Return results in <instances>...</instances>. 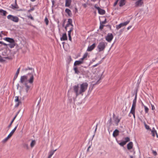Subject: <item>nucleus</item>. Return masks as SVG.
<instances>
[{"mask_svg":"<svg viewBox=\"0 0 158 158\" xmlns=\"http://www.w3.org/2000/svg\"><path fill=\"white\" fill-rule=\"evenodd\" d=\"M88 84L87 82H83L79 84L74 85L73 90L77 96L79 95H83V93L87 89Z\"/></svg>","mask_w":158,"mask_h":158,"instance_id":"1","label":"nucleus"},{"mask_svg":"<svg viewBox=\"0 0 158 158\" xmlns=\"http://www.w3.org/2000/svg\"><path fill=\"white\" fill-rule=\"evenodd\" d=\"M20 82L22 84H24L25 87V90L27 93L28 92L30 89V86L28 85V81L27 75L21 76L20 78Z\"/></svg>","mask_w":158,"mask_h":158,"instance_id":"2","label":"nucleus"},{"mask_svg":"<svg viewBox=\"0 0 158 158\" xmlns=\"http://www.w3.org/2000/svg\"><path fill=\"white\" fill-rule=\"evenodd\" d=\"M3 40L10 43V44H7V45H8L10 48H13L15 46V43L13 39L6 37L4 38Z\"/></svg>","mask_w":158,"mask_h":158,"instance_id":"3","label":"nucleus"},{"mask_svg":"<svg viewBox=\"0 0 158 158\" xmlns=\"http://www.w3.org/2000/svg\"><path fill=\"white\" fill-rule=\"evenodd\" d=\"M107 45V43L105 42L102 41L99 42L97 46L98 51L100 52L104 51Z\"/></svg>","mask_w":158,"mask_h":158,"instance_id":"4","label":"nucleus"},{"mask_svg":"<svg viewBox=\"0 0 158 158\" xmlns=\"http://www.w3.org/2000/svg\"><path fill=\"white\" fill-rule=\"evenodd\" d=\"M27 76L28 82L31 84H32L34 80V77L33 73H28Z\"/></svg>","mask_w":158,"mask_h":158,"instance_id":"5","label":"nucleus"},{"mask_svg":"<svg viewBox=\"0 0 158 158\" xmlns=\"http://www.w3.org/2000/svg\"><path fill=\"white\" fill-rule=\"evenodd\" d=\"M7 18L8 19L10 20L15 22H18L19 20V19L17 17L11 15H8L7 16Z\"/></svg>","mask_w":158,"mask_h":158,"instance_id":"6","label":"nucleus"},{"mask_svg":"<svg viewBox=\"0 0 158 158\" xmlns=\"http://www.w3.org/2000/svg\"><path fill=\"white\" fill-rule=\"evenodd\" d=\"M113 35L111 33H109L105 36V39L108 42H110L113 38Z\"/></svg>","mask_w":158,"mask_h":158,"instance_id":"7","label":"nucleus"},{"mask_svg":"<svg viewBox=\"0 0 158 158\" xmlns=\"http://www.w3.org/2000/svg\"><path fill=\"white\" fill-rule=\"evenodd\" d=\"M130 22V21H127L123 23H121L118 25L116 26V28L118 29L123 27L126 26Z\"/></svg>","mask_w":158,"mask_h":158,"instance_id":"8","label":"nucleus"},{"mask_svg":"<svg viewBox=\"0 0 158 158\" xmlns=\"http://www.w3.org/2000/svg\"><path fill=\"white\" fill-rule=\"evenodd\" d=\"M94 7L97 9L98 11V13L99 14L103 15L105 14V11L104 10L101 9L99 7L97 6L96 5L94 6Z\"/></svg>","mask_w":158,"mask_h":158,"instance_id":"9","label":"nucleus"},{"mask_svg":"<svg viewBox=\"0 0 158 158\" xmlns=\"http://www.w3.org/2000/svg\"><path fill=\"white\" fill-rule=\"evenodd\" d=\"M83 63V61L80 59V60H76L74 64V66H77V65H79Z\"/></svg>","mask_w":158,"mask_h":158,"instance_id":"10","label":"nucleus"},{"mask_svg":"<svg viewBox=\"0 0 158 158\" xmlns=\"http://www.w3.org/2000/svg\"><path fill=\"white\" fill-rule=\"evenodd\" d=\"M136 106V104H132L131 110L130 112V114H134V113H135Z\"/></svg>","mask_w":158,"mask_h":158,"instance_id":"11","label":"nucleus"},{"mask_svg":"<svg viewBox=\"0 0 158 158\" xmlns=\"http://www.w3.org/2000/svg\"><path fill=\"white\" fill-rule=\"evenodd\" d=\"M18 124H17V125L14 128V129L12 130V131H11V132L10 133V134L8 135V137H9L10 138L13 135L14 133L16 131L18 126Z\"/></svg>","mask_w":158,"mask_h":158,"instance_id":"12","label":"nucleus"},{"mask_svg":"<svg viewBox=\"0 0 158 158\" xmlns=\"http://www.w3.org/2000/svg\"><path fill=\"white\" fill-rule=\"evenodd\" d=\"M95 47V44L94 43L90 46H89L87 49V51H91Z\"/></svg>","mask_w":158,"mask_h":158,"instance_id":"13","label":"nucleus"},{"mask_svg":"<svg viewBox=\"0 0 158 158\" xmlns=\"http://www.w3.org/2000/svg\"><path fill=\"white\" fill-rule=\"evenodd\" d=\"M67 40V37L66 33H64L63 34L62 36L60 38V40L61 41H65Z\"/></svg>","mask_w":158,"mask_h":158,"instance_id":"14","label":"nucleus"},{"mask_svg":"<svg viewBox=\"0 0 158 158\" xmlns=\"http://www.w3.org/2000/svg\"><path fill=\"white\" fill-rule=\"evenodd\" d=\"M72 19H68V23L66 24V26L65 27V29H67V27H68L69 26H72Z\"/></svg>","mask_w":158,"mask_h":158,"instance_id":"15","label":"nucleus"},{"mask_svg":"<svg viewBox=\"0 0 158 158\" xmlns=\"http://www.w3.org/2000/svg\"><path fill=\"white\" fill-rule=\"evenodd\" d=\"M151 133L152 136L154 137L155 136V135H156V137H158V135L156 132V131L155 129L154 128H153L152 130H151Z\"/></svg>","mask_w":158,"mask_h":158,"instance_id":"16","label":"nucleus"},{"mask_svg":"<svg viewBox=\"0 0 158 158\" xmlns=\"http://www.w3.org/2000/svg\"><path fill=\"white\" fill-rule=\"evenodd\" d=\"M72 0H65V6L69 7L71 4Z\"/></svg>","mask_w":158,"mask_h":158,"instance_id":"17","label":"nucleus"},{"mask_svg":"<svg viewBox=\"0 0 158 158\" xmlns=\"http://www.w3.org/2000/svg\"><path fill=\"white\" fill-rule=\"evenodd\" d=\"M127 148L128 150H130L131 149L133 146V143L132 142H130L127 144Z\"/></svg>","mask_w":158,"mask_h":158,"instance_id":"18","label":"nucleus"},{"mask_svg":"<svg viewBox=\"0 0 158 158\" xmlns=\"http://www.w3.org/2000/svg\"><path fill=\"white\" fill-rule=\"evenodd\" d=\"M119 131L117 129L115 130L113 132V135L114 137H116L119 135Z\"/></svg>","mask_w":158,"mask_h":158,"instance_id":"19","label":"nucleus"},{"mask_svg":"<svg viewBox=\"0 0 158 158\" xmlns=\"http://www.w3.org/2000/svg\"><path fill=\"white\" fill-rule=\"evenodd\" d=\"M23 147L26 150H30V147H29L28 144L27 143L23 144Z\"/></svg>","mask_w":158,"mask_h":158,"instance_id":"20","label":"nucleus"},{"mask_svg":"<svg viewBox=\"0 0 158 158\" xmlns=\"http://www.w3.org/2000/svg\"><path fill=\"white\" fill-rule=\"evenodd\" d=\"M65 12L67 13L69 16H71L72 15L71 11L69 9H66L65 10Z\"/></svg>","mask_w":158,"mask_h":158,"instance_id":"21","label":"nucleus"},{"mask_svg":"<svg viewBox=\"0 0 158 158\" xmlns=\"http://www.w3.org/2000/svg\"><path fill=\"white\" fill-rule=\"evenodd\" d=\"M126 0H120L119 2V6L122 7L125 4Z\"/></svg>","mask_w":158,"mask_h":158,"instance_id":"22","label":"nucleus"},{"mask_svg":"<svg viewBox=\"0 0 158 158\" xmlns=\"http://www.w3.org/2000/svg\"><path fill=\"white\" fill-rule=\"evenodd\" d=\"M36 144V141L35 140H32L31 141L30 143V147L31 148H32Z\"/></svg>","mask_w":158,"mask_h":158,"instance_id":"23","label":"nucleus"},{"mask_svg":"<svg viewBox=\"0 0 158 158\" xmlns=\"http://www.w3.org/2000/svg\"><path fill=\"white\" fill-rule=\"evenodd\" d=\"M73 70L74 71L75 73L78 74L80 73V72L78 70V68L77 66H74Z\"/></svg>","mask_w":158,"mask_h":158,"instance_id":"24","label":"nucleus"},{"mask_svg":"<svg viewBox=\"0 0 158 158\" xmlns=\"http://www.w3.org/2000/svg\"><path fill=\"white\" fill-rule=\"evenodd\" d=\"M17 115V114H16L15 115V117L13 118V119H12V120L10 124L9 125V126H8V128H10L11 127L12 123H13V122L14 121V120H15V119L16 118Z\"/></svg>","mask_w":158,"mask_h":158,"instance_id":"25","label":"nucleus"},{"mask_svg":"<svg viewBox=\"0 0 158 158\" xmlns=\"http://www.w3.org/2000/svg\"><path fill=\"white\" fill-rule=\"evenodd\" d=\"M0 13H2V15L4 16H6V14L7 13V12L2 9H0Z\"/></svg>","mask_w":158,"mask_h":158,"instance_id":"26","label":"nucleus"},{"mask_svg":"<svg viewBox=\"0 0 158 158\" xmlns=\"http://www.w3.org/2000/svg\"><path fill=\"white\" fill-rule=\"evenodd\" d=\"M73 30H69V31H68V36H69V40L71 41H72V37H71V31H72Z\"/></svg>","mask_w":158,"mask_h":158,"instance_id":"27","label":"nucleus"},{"mask_svg":"<svg viewBox=\"0 0 158 158\" xmlns=\"http://www.w3.org/2000/svg\"><path fill=\"white\" fill-rule=\"evenodd\" d=\"M143 0H139L135 2L136 6H139L142 4V1Z\"/></svg>","mask_w":158,"mask_h":158,"instance_id":"28","label":"nucleus"},{"mask_svg":"<svg viewBox=\"0 0 158 158\" xmlns=\"http://www.w3.org/2000/svg\"><path fill=\"white\" fill-rule=\"evenodd\" d=\"M88 55V53L86 52L84 54L83 57L81 59L83 61V60L87 57Z\"/></svg>","mask_w":158,"mask_h":158,"instance_id":"29","label":"nucleus"},{"mask_svg":"<svg viewBox=\"0 0 158 158\" xmlns=\"http://www.w3.org/2000/svg\"><path fill=\"white\" fill-rule=\"evenodd\" d=\"M11 6H12V9H18L19 8V7L17 4H16V5L15 4V5L12 4Z\"/></svg>","mask_w":158,"mask_h":158,"instance_id":"30","label":"nucleus"},{"mask_svg":"<svg viewBox=\"0 0 158 158\" xmlns=\"http://www.w3.org/2000/svg\"><path fill=\"white\" fill-rule=\"evenodd\" d=\"M20 68H19L17 70V72L16 73V74H15L14 78H16L19 73V70H20Z\"/></svg>","mask_w":158,"mask_h":158,"instance_id":"31","label":"nucleus"},{"mask_svg":"<svg viewBox=\"0 0 158 158\" xmlns=\"http://www.w3.org/2000/svg\"><path fill=\"white\" fill-rule=\"evenodd\" d=\"M136 99H137V95H136V94L135 95V98L133 100V103H132L133 104H134L136 105Z\"/></svg>","mask_w":158,"mask_h":158,"instance_id":"32","label":"nucleus"},{"mask_svg":"<svg viewBox=\"0 0 158 158\" xmlns=\"http://www.w3.org/2000/svg\"><path fill=\"white\" fill-rule=\"evenodd\" d=\"M10 138V137H8V136H7L6 138L2 140V142L4 143L6 142Z\"/></svg>","mask_w":158,"mask_h":158,"instance_id":"33","label":"nucleus"},{"mask_svg":"<svg viewBox=\"0 0 158 158\" xmlns=\"http://www.w3.org/2000/svg\"><path fill=\"white\" fill-rule=\"evenodd\" d=\"M151 150L152 151V154L154 156H156L157 155V153L156 151H154V150H153L152 149H151Z\"/></svg>","mask_w":158,"mask_h":158,"instance_id":"34","label":"nucleus"},{"mask_svg":"<svg viewBox=\"0 0 158 158\" xmlns=\"http://www.w3.org/2000/svg\"><path fill=\"white\" fill-rule=\"evenodd\" d=\"M120 120L118 118H116L115 120V122L117 125L120 122Z\"/></svg>","mask_w":158,"mask_h":158,"instance_id":"35","label":"nucleus"},{"mask_svg":"<svg viewBox=\"0 0 158 158\" xmlns=\"http://www.w3.org/2000/svg\"><path fill=\"white\" fill-rule=\"evenodd\" d=\"M144 107L145 109V113H147L149 111V109L146 106H144Z\"/></svg>","mask_w":158,"mask_h":158,"instance_id":"36","label":"nucleus"},{"mask_svg":"<svg viewBox=\"0 0 158 158\" xmlns=\"http://www.w3.org/2000/svg\"><path fill=\"white\" fill-rule=\"evenodd\" d=\"M126 143L124 141H122V142L120 143H119V144L121 145V146H123L124 145H125L126 144Z\"/></svg>","mask_w":158,"mask_h":158,"instance_id":"37","label":"nucleus"},{"mask_svg":"<svg viewBox=\"0 0 158 158\" xmlns=\"http://www.w3.org/2000/svg\"><path fill=\"white\" fill-rule=\"evenodd\" d=\"M56 151V149L53 151H51L50 152H49V154L50 155L52 156V155L54 154L55 152Z\"/></svg>","mask_w":158,"mask_h":158,"instance_id":"38","label":"nucleus"},{"mask_svg":"<svg viewBox=\"0 0 158 158\" xmlns=\"http://www.w3.org/2000/svg\"><path fill=\"white\" fill-rule=\"evenodd\" d=\"M44 22L47 25L48 24L49 21L47 17H46L44 19Z\"/></svg>","mask_w":158,"mask_h":158,"instance_id":"39","label":"nucleus"},{"mask_svg":"<svg viewBox=\"0 0 158 158\" xmlns=\"http://www.w3.org/2000/svg\"><path fill=\"white\" fill-rule=\"evenodd\" d=\"M125 140L124 141L126 143L127 142H129L130 141V138L128 137H126L125 138Z\"/></svg>","mask_w":158,"mask_h":158,"instance_id":"40","label":"nucleus"},{"mask_svg":"<svg viewBox=\"0 0 158 158\" xmlns=\"http://www.w3.org/2000/svg\"><path fill=\"white\" fill-rule=\"evenodd\" d=\"M104 26H105V25H103L102 24V23L101 22H100V25L99 27V28L101 30H102L103 28V27Z\"/></svg>","mask_w":158,"mask_h":158,"instance_id":"41","label":"nucleus"},{"mask_svg":"<svg viewBox=\"0 0 158 158\" xmlns=\"http://www.w3.org/2000/svg\"><path fill=\"white\" fill-rule=\"evenodd\" d=\"M15 101L16 102H20L19 99V97L17 96L15 97Z\"/></svg>","mask_w":158,"mask_h":158,"instance_id":"42","label":"nucleus"},{"mask_svg":"<svg viewBox=\"0 0 158 158\" xmlns=\"http://www.w3.org/2000/svg\"><path fill=\"white\" fill-rule=\"evenodd\" d=\"M144 125H145V127L147 129L149 130L150 129L148 125H147L146 124V123H144Z\"/></svg>","mask_w":158,"mask_h":158,"instance_id":"43","label":"nucleus"},{"mask_svg":"<svg viewBox=\"0 0 158 158\" xmlns=\"http://www.w3.org/2000/svg\"><path fill=\"white\" fill-rule=\"evenodd\" d=\"M0 44H3L5 46H7V44L4 43H3V42H2V41H0Z\"/></svg>","mask_w":158,"mask_h":158,"instance_id":"44","label":"nucleus"},{"mask_svg":"<svg viewBox=\"0 0 158 158\" xmlns=\"http://www.w3.org/2000/svg\"><path fill=\"white\" fill-rule=\"evenodd\" d=\"M28 18H30L32 20H34V19L31 16V15H30L29 16H28Z\"/></svg>","mask_w":158,"mask_h":158,"instance_id":"45","label":"nucleus"},{"mask_svg":"<svg viewBox=\"0 0 158 158\" xmlns=\"http://www.w3.org/2000/svg\"><path fill=\"white\" fill-rule=\"evenodd\" d=\"M119 0H117L114 3V6H115L117 4Z\"/></svg>","mask_w":158,"mask_h":158,"instance_id":"46","label":"nucleus"},{"mask_svg":"<svg viewBox=\"0 0 158 158\" xmlns=\"http://www.w3.org/2000/svg\"><path fill=\"white\" fill-rule=\"evenodd\" d=\"M20 103V102H17V103H16L15 105V107H18L19 106V105Z\"/></svg>","mask_w":158,"mask_h":158,"instance_id":"47","label":"nucleus"},{"mask_svg":"<svg viewBox=\"0 0 158 158\" xmlns=\"http://www.w3.org/2000/svg\"><path fill=\"white\" fill-rule=\"evenodd\" d=\"M106 19H105V20L104 21H102V22H101V23H102V24H105V23H106Z\"/></svg>","mask_w":158,"mask_h":158,"instance_id":"48","label":"nucleus"},{"mask_svg":"<svg viewBox=\"0 0 158 158\" xmlns=\"http://www.w3.org/2000/svg\"><path fill=\"white\" fill-rule=\"evenodd\" d=\"M151 107H152V110H154L155 109V107L153 105L151 104Z\"/></svg>","mask_w":158,"mask_h":158,"instance_id":"49","label":"nucleus"},{"mask_svg":"<svg viewBox=\"0 0 158 158\" xmlns=\"http://www.w3.org/2000/svg\"><path fill=\"white\" fill-rule=\"evenodd\" d=\"M106 27H107V28L109 29H111V26L109 25H107L105 26Z\"/></svg>","mask_w":158,"mask_h":158,"instance_id":"50","label":"nucleus"},{"mask_svg":"<svg viewBox=\"0 0 158 158\" xmlns=\"http://www.w3.org/2000/svg\"><path fill=\"white\" fill-rule=\"evenodd\" d=\"M52 6H53L55 4V1L54 0H52Z\"/></svg>","mask_w":158,"mask_h":158,"instance_id":"51","label":"nucleus"},{"mask_svg":"<svg viewBox=\"0 0 158 158\" xmlns=\"http://www.w3.org/2000/svg\"><path fill=\"white\" fill-rule=\"evenodd\" d=\"M100 64V63H99V64H95V65H93V67H95L97 66L98 64Z\"/></svg>","mask_w":158,"mask_h":158,"instance_id":"52","label":"nucleus"},{"mask_svg":"<svg viewBox=\"0 0 158 158\" xmlns=\"http://www.w3.org/2000/svg\"><path fill=\"white\" fill-rule=\"evenodd\" d=\"M35 9V8L34 7H32L31 9L30 10H31V11H33Z\"/></svg>","mask_w":158,"mask_h":158,"instance_id":"53","label":"nucleus"},{"mask_svg":"<svg viewBox=\"0 0 158 158\" xmlns=\"http://www.w3.org/2000/svg\"><path fill=\"white\" fill-rule=\"evenodd\" d=\"M131 26H129L127 28V29L128 30H129L131 28Z\"/></svg>","mask_w":158,"mask_h":158,"instance_id":"54","label":"nucleus"},{"mask_svg":"<svg viewBox=\"0 0 158 158\" xmlns=\"http://www.w3.org/2000/svg\"><path fill=\"white\" fill-rule=\"evenodd\" d=\"M135 113H134V114H133V116L134 118H135Z\"/></svg>","mask_w":158,"mask_h":158,"instance_id":"55","label":"nucleus"},{"mask_svg":"<svg viewBox=\"0 0 158 158\" xmlns=\"http://www.w3.org/2000/svg\"><path fill=\"white\" fill-rule=\"evenodd\" d=\"M52 156H51V155H50V154H49L48 156V157L49 158H51V157H52Z\"/></svg>","mask_w":158,"mask_h":158,"instance_id":"56","label":"nucleus"},{"mask_svg":"<svg viewBox=\"0 0 158 158\" xmlns=\"http://www.w3.org/2000/svg\"><path fill=\"white\" fill-rule=\"evenodd\" d=\"M17 4V2H16V0H15V4Z\"/></svg>","mask_w":158,"mask_h":158,"instance_id":"57","label":"nucleus"},{"mask_svg":"<svg viewBox=\"0 0 158 158\" xmlns=\"http://www.w3.org/2000/svg\"><path fill=\"white\" fill-rule=\"evenodd\" d=\"M31 11H32L31 10H30V9L29 10H28V12H31Z\"/></svg>","mask_w":158,"mask_h":158,"instance_id":"58","label":"nucleus"},{"mask_svg":"<svg viewBox=\"0 0 158 158\" xmlns=\"http://www.w3.org/2000/svg\"><path fill=\"white\" fill-rule=\"evenodd\" d=\"M31 2H33L35 1L36 0H30Z\"/></svg>","mask_w":158,"mask_h":158,"instance_id":"59","label":"nucleus"},{"mask_svg":"<svg viewBox=\"0 0 158 158\" xmlns=\"http://www.w3.org/2000/svg\"><path fill=\"white\" fill-rule=\"evenodd\" d=\"M130 158H133V156H130Z\"/></svg>","mask_w":158,"mask_h":158,"instance_id":"60","label":"nucleus"},{"mask_svg":"<svg viewBox=\"0 0 158 158\" xmlns=\"http://www.w3.org/2000/svg\"><path fill=\"white\" fill-rule=\"evenodd\" d=\"M75 10L76 11H77V9L76 8H75Z\"/></svg>","mask_w":158,"mask_h":158,"instance_id":"61","label":"nucleus"},{"mask_svg":"<svg viewBox=\"0 0 158 158\" xmlns=\"http://www.w3.org/2000/svg\"><path fill=\"white\" fill-rule=\"evenodd\" d=\"M29 69H30V70H32V68H29Z\"/></svg>","mask_w":158,"mask_h":158,"instance_id":"62","label":"nucleus"},{"mask_svg":"<svg viewBox=\"0 0 158 158\" xmlns=\"http://www.w3.org/2000/svg\"><path fill=\"white\" fill-rule=\"evenodd\" d=\"M90 148V146H89V147H88V149H89V148Z\"/></svg>","mask_w":158,"mask_h":158,"instance_id":"63","label":"nucleus"},{"mask_svg":"<svg viewBox=\"0 0 158 158\" xmlns=\"http://www.w3.org/2000/svg\"><path fill=\"white\" fill-rule=\"evenodd\" d=\"M27 69H25V70L27 71Z\"/></svg>","mask_w":158,"mask_h":158,"instance_id":"64","label":"nucleus"}]
</instances>
